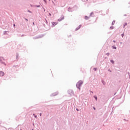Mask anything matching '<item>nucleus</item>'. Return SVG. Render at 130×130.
Returning <instances> with one entry per match:
<instances>
[{
  "label": "nucleus",
  "mask_w": 130,
  "mask_h": 130,
  "mask_svg": "<svg viewBox=\"0 0 130 130\" xmlns=\"http://www.w3.org/2000/svg\"><path fill=\"white\" fill-rule=\"evenodd\" d=\"M83 82L82 81H80L77 83L76 86L79 88V90H80V87L81 86V85L83 84Z\"/></svg>",
  "instance_id": "nucleus-1"
},
{
  "label": "nucleus",
  "mask_w": 130,
  "mask_h": 130,
  "mask_svg": "<svg viewBox=\"0 0 130 130\" xmlns=\"http://www.w3.org/2000/svg\"><path fill=\"white\" fill-rule=\"evenodd\" d=\"M5 75V74L3 72H0V76H4Z\"/></svg>",
  "instance_id": "nucleus-2"
},
{
  "label": "nucleus",
  "mask_w": 130,
  "mask_h": 130,
  "mask_svg": "<svg viewBox=\"0 0 130 130\" xmlns=\"http://www.w3.org/2000/svg\"><path fill=\"white\" fill-rule=\"evenodd\" d=\"M3 60H5L4 58H3V57H1V61L3 63H4V62L2 61Z\"/></svg>",
  "instance_id": "nucleus-3"
},
{
  "label": "nucleus",
  "mask_w": 130,
  "mask_h": 130,
  "mask_svg": "<svg viewBox=\"0 0 130 130\" xmlns=\"http://www.w3.org/2000/svg\"><path fill=\"white\" fill-rule=\"evenodd\" d=\"M57 22H52V25L53 26H55L56 25H57Z\"/></svg>",
  "instance_id": "nucleus-4"
},
{
  "label": "nucleus",
  "mask_w": 130,
  "mask_h": 130,
  "mask_svg": "<svg viewBox=\"0 0 130 130\" xmlns=\"http://www.w3.org/2000/svg\"><path fill=\"white\" fill-rule=\"evenodd\" d=\"M89 19V17L88 16H85V19L88 20Z\"/></svg>",
  "instance_id": "nucleus-5"
},
{
  "label": "nucleus",
  "mask_w": 130,
  "mask_h": 130,
  "mask_svg": "<svg viewBox=\"0 0 130 130\" xmlns=\"http://www.w3.org/2000/svg\"><path fill=\"white\" fill-rule=\"evenodd\" d=\"M111 62L112 63H114V61L113 60H110Z\"/></svg>",
  "instance_id": "nucleus-6"
},
{
  "label": "nucleus",
  "mask_w": 130,
  "mask_h": 130,
  "mask_svg": "<svg viewBox=\"0 0 130 130\" xmlns=\"http://www.w3.org/2000/svg\"><path fill=\"white\" fill-rule=\"evenodd\" d=\"M94 98H95V100L97 101V100H98L97 97L94 96Z\"/></svg>",
  "instance_id": "nucleus-7"
},
{
  "label": "nucleus",
  "mask_w": 130,
  "mask_h": 130,
  "mask_svg": "<svg viewBox=\"0 0 130 130\" xmlns=\"http://www.w3.org/2000/svg\"><path fill=\"white\" fill-rule=\"evenodd\" d=\"M112 48H113V49H116V47H112Z\"/></svg>",
  "instance_id": "nucleus-8"
},
{
  "label": "nucleus",
  "mask_w": 130,
  "mask_h": 130,
  "mask_svg": "<svg viewBox=\"0 0 130 130\" xmlns=\"http://www.w3.org/2000/svg\"><path fill=\"white\" fill-rule=\"evenodd\" d=\"M106 55H107V56H109L110 53H108L106 54Z\"/></svg>",
  "instance_id": "nucleus-9"
},
{
  "label": "nucleus",
  "mask_w": 130,
  "mask_h": 130,
  "mask_svg": "<svg viewBox=\"0 0 130 130\" xmlns=\"http://www.w3.org/2000/svg\"><path fill=\"white\" fill-rule=\"evenodd\" d=\"M93 69L95 71H96L97 69L96 68H94Z\"/></svg>",
  "instance_id": "nucleus-10"
},
{
  "label": "nucleus",
  "mask_w": 130,
  "mask_h": 130,
  "mask_svg": "<svg viewBox=\"0 0 130 130\" xmlns=\"http://www.w3.org/2000/svg\"><path fill=\"white\" fill-rule=\"evenodd\" d=\"M49 16H51V13H49Z\"/></svg>",
  "instance_id": "nucleus-11"
},
{
  "label": "nucleus",
  "mask_w": 130,
  "mask_h": 130,
  "mask_svg": "<svg viewBox=\"0 0 130 130\" xmlns=\"http://www.w3.org/2000/svg\"><path fill=\"white\" fill-rule=\"evenodd\" d=\"M25 20H26V21H28V19H27V18H25Z\"/></svg>",
  "instance_id": "nucleus-12"
},
{
  "label": "nucleus",
  "mask_w": 130,
  "mask_h": 130,
  "mask_svg": "<svg viewBox=\"0 0 130 130\" xmlns=\"http://www.w3.org/2000/svg\"><path fill=\"white\" fill-rule=\"evenodd\" d=\"M15 26H16L15 24H13V26L15 27Z\"/></svg>",
  "instance_id": "nucleus-13"
},
{
  "label": "nucleus",
  "mask_w": 130,
  "mask_h": 130,
  "mask_svg": "<svg viewBox=\"0 0 130 130\" xmlns=\"http://www.w3.org/2000/svg\"><path fill=\"white\" fill-rule=\"evenodd\" d=\"M40 116H42V113L40 114Z\"/></svg>",
  "instance_id": "nucleus-14"
},
{
  "label": "nucleus",
  "mask_w": 130,
  "mask_h": 130,
  "mask_svg": "<svg viewBox=\"0 0 130 130\" xmlns=\"http://www.w3.org/2000/svg\"><path fill=\"white\" fill-rule=\"evenodd\" d=\"M35 117L37 118V116H35Z\"/></svg>",
  "instance_id": "nucleus-15"
},
{
  "label": "nucleus",
  "mask_w": 130,
  "mask_h": 130,
  "mask_svg": "<svg viewBox=\"0 0 130 130\" xmlns=\"http://www.w3.org/2000/svg\"><path fill=\"white\" fill-rule=\"evenodd\" d=\"M93 109H94V110H95V108H93Z\"/></svg>",
  "instance_id": "nucleus-16"
},
{
  "label": "nucleus",
  "mask_w": 130,
  "mask_h": 130,
  "mask_svg": "<svg viewBox=\"0 0 130 130\" xmlns=\"http://www.w3.org/2000/svg\"><path fill=\"white\" fill-rule=\"evenodd\" d=\"M113 42L115 43V41H113Z\"/></svg>",
  "instance_id": "nucleus-17"
},
{
  "label": "nucleus",
  "mask_w": 130,
  "mask_h": 130,
  "mask_svg": "<svg viewBox=\"0 0 130 130\" xmlns=\"http://www.w3.org/2000/svg\"><path fill=\"white\" fill-rule=\"evenodd\" d=\"M77 110V111H79V110L78 109H76Z\"/></svg>",
  "instance_id": "nucleus-18"
},
{
  "label": "nucleus",
  "mask_w": 130,
  "mask_h": 130,
  "mask_svg": "<svg viewBox=\"0 0 130 130\" xmlns=\"http://www.w3.org/2000/svg\"><path fill=\"white\" fill-rule=\"evenodd\" d=\"M33 24H34V25H35V23H34V22H33Z\"/></svg>",
  "instance_id": "nucleus-19"
},
{
  "label": "nucleus",
  "mask_w": 130,
  "mask_h": 130,
  "mask_svg": "<svg viewBox=\"0 0 130 130\" xmlns=\"http://www.w3.org/2000/svg\"><path fill=\"white\" fill-rule=\"evenodd\" d=\"M28 12H30V11H29V10H28Z\"/></svg>",
  "instance_id": "nucleus-20"
},
{
  "label": "nucleus",
  "mask_w": 130,
  "mask_h": 130,
  "mask_svg": "<svg viewBox=\"0 0 130 130\" xmlns=\"http://www.w3.org/2000/svg\"><path fill=\"white\" fill-rule=\"evenodd\" d=\"M35 114H34V116H35Z\"/></svg>",
  "instance_id": "nucleus-21"
},
{
  "label": "nucleus",
  "mask_w": 130,
  "mask_h": 130,
  "mask_svg": "<svg viewBox=\"0 0 130 130\" xmlns=\"http://www.w3.org/2000/svg\"><path fill=\"white\" fill-rule=\"evenodd\" d=\"M18 57V56L17 55V58Z\"/></svg>",
  "instance_id": "nucleus-22"
}]
</instances>
